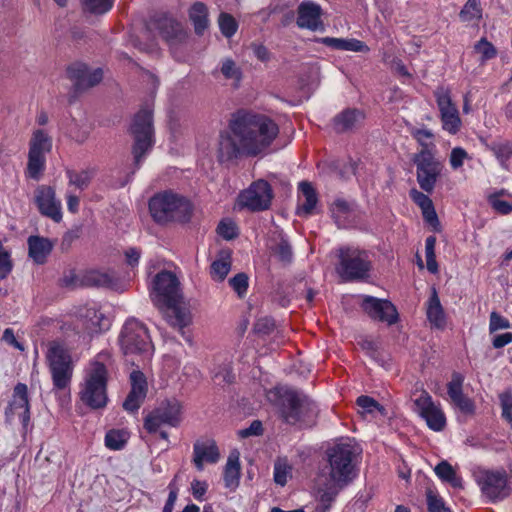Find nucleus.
Wrapping results in <instances>:
<instances>
[{
	"label": "nucleus",
	"mask_w": 512,
	"mask_h": 512,
	"mask_svg": "<svg viewBox=\"0 0 512 512\" xmlns=\"http://www.w3.org/2000/svg\"><path fill=\"white\" fill-rule=\"evenodd\" d=\"M241 467L239 462V452L232 451L227 459L224 468V484L225 487L234 490L238 487L240 481Z\"/></svg>",
	"instance_id": "31"
},
{
	"label": "nucleus",
	"mask_w": 512,
	"mask_h": 512,
	"mask_svg": "<svg viewBox=\"0 0 512 512\" xmlns=\"http://www.w3.org/2000/svg\"><path fill=\"white\" fill-rule=\"evenodd\" d=\"M167 307L166 318L168 323L177 328L183 335L185 327L190 323V314L185 309L177 306V303L173 305H165Z\"/></svg>",
	"instance_id": "38"
},
{
	"label": "nucleus",
	"mask_w": 512,
	"mask_h": 512,
	"mask_svg": "<svg viewBox=\"0 0 512 512\" xmlns=\"http://www.w3.org/2000/svg\"><path fill=\"white\" fill-rule=\"evenodd\" d=\"M129 433L123 429H112L106 433L105 445L111 450H120L127 443Z\"/></svg>",
	"instance_id": "45"
},
{
	"label": "nucleus",
	"mask_w": 512,
	"mask_h": 512,
	"mask_svg": "<svg viewBox=\"0 0 512 512\" xmlns=\"http://www.w3.org/2000/svg\"><path fill=\"white\" fill-rule=\"evenodd\" d=\"M114 369V360L107 351L98 353L89 361L84 370L83 383L108 385L110 374Z\"/></svg>",
	"instance_id": "15"
},
{
	"label": "nucleus",
	"mask_w": 512,
	"mask_h": 512,
	"mask_svg": "<svg viewBox=\"0 0 512 512\" xmlns=\"http://www.w3.org/2000/svg\"><path fill=\"white\" fill-rule=\"evenodd\" d=\"M471 159L468 152L462 147H454L449 155V164L453 170L462 168L465 160Z\"/></svg>",
	"instance_id": "53"
},
{
	"label": "nucleus",
	"mask_w": 512,
	"mask_h": 512,
	"mask_svg": "<svg viewBox=\"0 0 512 512\" xmlns=\"http://www.w3.org/2000/svg\"><path fill=\"white\" fill-rule=\"evenodd\" d=\"M476 481L483 495L493 502L505 499L512 491L508 474L503 469L480 470L476 474Z\"/></svg>",
	"instance_id": "11"
},
{
	"label": "nucleus",
	"mask_w": 512,
	"mask_h": 512,
	"mask_svg": "<svg viewBox=\"0 0 512 512\" xmlns=\"http://www.w3.org/2000/svg\"><path fill=\"white\" fill-rule=\"evenodd\" d=\"M361 307L373 320L385 322L388 325H393L398 320L396 307L388 300L365 296Z\"/></svg>",
	"instance_id": "19"
},
{
	"label": "nucleus",
	"mask_w": 512,
	"mask_h": 512,
	"mask_svg": "<svg viewBox=\"0 0 512 512\" xmlns=\"http://www.w3.org/2000/svg\"><path fill=\"white\" fill-rule=\"evenodd\" d=\"M487 201L491 208L500 215H508L512 212V195L506 189H500L490 193Z\"/></svg>",
	"instance_id": "34"
},
{
	"label": "nucleus",
	"mask_w": 512,
	"mask_h": 512,
	"mask_svg": "<svg viewBox=\"0 0 512 512\" xmlns=\"http://www.w3.org/2000/svg\"><path fill=\"white\" fill-rule=\"evenodd\" d=\"M218 22L221 33L225 37L230 38L236 33L238 24L230 14L221 13Z\"/></svg>",
	"instance_id": "50"
},
{
	"label": "nucleus",
	"mask_w": 512,
	"mask_h": 512,
	"mask_svg": "<svg viewBox=\"0 0 512 512\" xmlns=\"http://www.w3.org/2000/svg\"><path fill=\"white\" fill-rule=\"evenodd\" d=\"M153 411L169 426L176 427L181 422L182 405L175 399L162 402Z\"/></svg>",
	"instance_id": "28"
},
{
	"label": "nucleus",
	"mask_w": 512,
	"mask_h": 512,
	"mask_svg": "<svg viewBox=\"0 0 512 512\" xmlns=\"http://www.w3.org/2000/svg\"><path fill=\"white\" fill-rule=\"evenodd\" d=\"M61 286L75 289L78 287H85L83 282V273L77 274L75 271L70 270L63 275L60 280Z\"/></svg>",
	"instance_id": "56"
},
{
	"label": "nucleus",
	"mask_w": 512,
	"mask_h": 512,
	"mask_svg": "<svg viewBox=\"0 0 512 512\" xmlns=\"http://www.w3.org/2000/svg\"><path fill=\"white\" fill-rule=\"evenodd\" d=\"M153 291L156 294V301L163 305H173L179 302V281L172 272L158 273L153 280Z\"/></svg>",
	"instance_id": "16"
},
{
	"label": "nucleus",
	"mask_w": 512,
	"mask_h": 512,
	"mask_svg": "<svg viewBox=\"0 0 512 512\" xmlns=\"http://www.w3.org/2000/svg\"><path fill=\"white\" fill-rule=\"evenodd\" d=\"M356 404L361 408L363 414H371L376 410H383V407L375 399L366 395L359 396L356 400Z\"/></svg>",
	"instance_id": "57"
},
{
	"label": "nucleus",
	"mask_w": 512,
	"mask_h": 512,
	"mask_svg": "<svg viewBox=\"0 0 512 512\" xmlns=\"http://www.w3.org/2000/svg\"><path fill=\"white\" fill-rule=\"evenodd\" d=\"M297 12V25L300 28L316 31L322 26V9L318 4L312 1H303L299 4Z\"/></svg>",
	"instance_id": "25"
},
{
	"label": "nucleus",
	"mask_w": 512,
	"mask_h": 512,
	"mask_svg": "<svg viewBox=\"0 0 512 512\" xmlns=\"http://www.w3.org/2000/svg\"><path fill=\"white\" fill-rule=\"evenodd\" d=\"M83 282L85 287H112L115 284V279L109 272L89 270L83 272Z\"/></svg>",
	"instance_id": "39"
},
{
	"label": "nucleus",
	"mask_w": 512,
	"mask_h": 512,
	"mask_svg": "<svg viewBox=\"0 0 512 512\" xmlns=\"http://www.w3.org/2000/svg\"><path fill=\"white\" fill-rule=\"evenodd\" d=\"M130 383L131 390L123 403V408L126 411L135 412L146 398L148 385L145 375L140 370L131 372Z\"/></svg>",
	"instance_id": "21"
},
{
	"label": "nucleus",
	"mask_w": 512,
	"mask_h": 512,
	"mask_svg": "<svg viewBox=\"0 0 512 512\" xmlns=\"http://www.w3.org/2000/svg\"><path fill=\"white\" fill-rule=\"evenodd\" d=\"M232 260L229 254H222L210 266V275L214 281L222 282L231 270Z\"/></svg>",
	"instance_id": "40"
},
{
	"label": "nucleus",
	"mask_w": 512,
	"mask_h": 512,
	"mask_svg": "<svg viewBox=\"0 0 512 512\" xmlns=\"http://www.w3.org/2000/svg\"><path fill=\"white\" fill-rule=\"evenodd\" d=\"M46 358L54 388L57 390L68 388L73 375V364L68 351L61 343L53 341L49 343Z\"/></svg>",
	"instance_id": "8"
},
{
	"label": "nucleus",
	"mask_w": 512,
	"mask_h": 512,
	"mask_svg": "<svg viewBox=\"0 0 512 512\" xmlns=\"http://www.w3.org/2000/svg\"><path fill=\"white\" fill-rule=\"evenodd\" d=\"M155 24L159 34L169 43L180 42L186 37L182 25L170 16H160Z\"/></svg>",
	"instance_id": "26"
},
{
	"label": "nucleus",
	"mask_w": 512,
	"mask_h": 512,
	"mask_svg": "<svg viewBox=\"0 0 512 512\" xmlns=\"http://www.w3.org/2000/svg\"><path fill=\"white\" fill-rule=\"evenodd\" d=\"M279 134L278 124L266 114L240 109L231 115L228 130L219 135L217 158L229 162L264 153Z\"/></svg>",
	"instance_id": "1"
},
{
	"label": "nucleus",
	"mask_w": 512,
	"mask_h": 512,
	"mask_svg": "<svg viewBox=\"0 0 512 512\" xmlns=\"http://www.w3.org/2000/svg\"><path fill=\"white\" fill-rule=\"evenodd\" d=\"M330 211L337 226L340 228L347 227L354 217L353 205L343 199H336L332 203Z\"/></svg>",
	"instance_id": "33"
},
{
	"label": "nucleus",
	"mask_w": 512,
	"mask_h": 512,
	"mask_svg": "<svg viewBox=\"0 0 512 512\" xmlns=\"http://www.w3.org/2000/svg\"><path fill=\"white\" fill-rule=\"evenodd\" d=\"M80 400L91 409H102L108 403L107 385L81 383Z\"/></svg>",
	"instance_id": "24"
},
{
	"label": "nucleus",
	"mask_w": 512,
	"mask_h": 512,
	"mask_svg": "<svg viewBox=\"0 0 512 512\" xmlns=\"http://www.w3.org/2000/svg\"><path fill=\"white\" fill-rule=\"evenodd\" d=\"M416 411L433 431H442L446 426V416L439 404H436L429 393L422 390L414 400Z\"/></svg>",
	"instance_id": "14"
},
{
	"label": "nucleus",
	"mask_w": 512,
	"mask_h": 512,
	"mask_svg": "<svg viewBox=\"0 0 512 512\" xmlns=\"http://www.w3.org/2000/svg\"><path fill=\"white\" fill-rule=\"evenodd\" d=\"M124 355L131 357L130 362L135 365L134 356L148 357L153 349L147 328L138 320L126 321L120 336Z\"/></svg>",
	"instance_id": "6"
},
{
	"label": "nucleus",
	"mask_w": 512,
	"mask_h": 512,
	"mask_svg": "<svg viewBox=\"0 0 512 512\" xmlns=\"http://www.w3.org/2000/svg\"><path fill=\"white\" fill-rule=\"evenodd\" d=\"M499 400L502 409V417L512 428V393L510 391L501 393Z\"/></svg>",
	"instance_id": "55"
},
{
	"label": "nucleus",
	"mask_w": 512,
	"mask_h": 512,
	"mask_svg": "<svg viewBox=\"0 0 512 512\" xmlns=\"http://www.w3.org/2000/svg\"><path fill=\"white\" fill-rule=\"evenodd\" d=\"M130 132L133 137L132 153L136 166L154 145V129L152 111L149 108L141 109L133 118Z\"/></svg>",
	"instance_id": "7"
},
{
	"label": "nucleus",
	"mask_w": 512,
	"mask_h": 512,
	"mask_svg": "<svg viewBox=\"0 0 512 512\" xmlns=\"http://www.w3.org/2000/svg\"><path fill=\"white\" fill-rule=\"evenodd\" d=\"M491 150L493 151L497 159H499L501 163H504L512 156V143L504 142L494 144L491 147Z\"/></svg>",
	"instance_id": "61"
},
{
	"label": "nucleus",
	"mask_w": 512,
	"mask_h": 512,
	"mask_svg": "<svg viewBox=\"0 0 512 512\" xmlns=\"http://www.w3.org/2000/svg\"><path fill=\"white\" fill-rule=\"evenodd\" d=\"M463 383L464 376L454 372L447 384V393L454 408L463 415L471 417L475 415L476 405L472 398L463 393Z\"/></svg>",
	"instance_id": "18"
},
{
	"label": "nucleus",
	"mask_w": 512,
	"mask_h": 512,
	"mask_svg": "<svg viewBox=\"0 0 512 512\" xmlns=\"http://www.w3.org/2000/svg\"><path fill=\"white\" fill-rule=\"evenodd\" d=\"M410 197L414 203L420 207L425 221L431 225L438 223V218L433 202L426 194L418 191L417 189H412L410 191Z\"/></svg>",
	"instance_id": "35"
},
{
	"label": "nucleus",
	"mask_w": 512,
	"mask_h": 512,
	"mask_svg": "<svg viewBox=\"0 0 512 512\" xmlns=\"http://www.w3.org/2000/svg\"><path fill=\"white\" fill-rule=\"evenodd\" d=\"M439 118L442 129L451 135H456L462 128V120L459 110L451 97L449 88L439 86L434 91Z\"/></svg>",
	"instance_id": "12"
},
{
	"label": "nucleus",
	"mask_w": 512,
	"mask_h": 512,
	"mask_svg": "<svg viewBox=\"0 0 512 512\" xmlns=\"http://www.w3.org/2000/svg\"><path fill=\"white\" fill-rule=\"evenodd\" d=\"M35 202L42 215L55 222L61 221V201L56 198L55 190L51 186H38L35 190Z\"/></svg>",
	"instance_id": "20"
},
{
	"label": "nucleus",
	"mask_w": 512,
	"mask_h": 512,
	"mask_svg": "<svg viewBox=\"0 0 512 512\" xmlns=\"http://www.w3.org/2000/svg\"><path fill=\"white\" fill-rule=\"evenodd\" d=\"M412 136L416 139V141L421 145V150H432L431 146H434L428 140H431L434 135L430 130L427 129H416L412 132Z\"/></svg>",
	"instance_id": "59"
},
{
	"label": "nucleus",
	"mask_w": 512,
	"mask_h": 512,
	"mask_svg": "<svg viewBox=\"0 0 512 512\" xmlns=\"http://www.w3.org/2000/svg\"><path fill=\"white\" fill-rule=\"evenodd\" d=\"M52 149V138L42 129L33 131L29 141L27 174L30 178L38 180L46 163L45 155Z\"/></svg>",
	"instance_id": "9"
},
{
	"label": "nucleus",
	"mask_w": 512,
	"mask_h": 512,
	"mask_svg": "<svg viewBox=\"0 0 512 512\" xmlns=\"http://www.w3.org/2000/svg\"><path fill=\"white\" fill-rule=\"evenodd\" d=\"M67 176L69 179V184L74 185L80 190L87 188L92 178L91 173L89 171H68Z\"/></svg>",
	"instance_id": "51"
},
{
	"label": "nucleus",
	"mask_w": 512,
	"mask_h": 512,
	"mask_svg": "<svg viewBox=\"0 0 512 512\" xmlns=\"http://www.w3.org/2000/svg\"><path fill=\"white\" fill-rule=\"evenodd\" d=\"M292 476V466L286 458H278L274 463V481L284 486Z\"/></svg>",
	"instance_id": "46"
},
{
	"label": "nucleus",
	"mask_w": 512,
	"mask_h": 512,
	"mask_svg": "<svg viewBox=\"0 0 512 512\" xmlns=\"http://www.w3.org/2000/svg\"><path fill=\"white\" fill-rule=\"evenodd\" d=\"M482 14L480 0H467L459 12V18L462 22L480 21Z\"/></svg>",
	"instance_id": "42"
},
{
	"label": "nucleus",
	"mask_w": 512,
	"mask_h": 512,
	"mask_svg": "<svg viewBox=\"0 0 512 512\" xmlns=\"http://www.w3.org/2000/svg\"><path fill=\"white\" fill-rule=\"evenodd\" d=\"M149 211L153 220L160 225L186 223L193 212L191 202L171 190L155 194L149 201Z\"/></svg>",
	"instance_id": "4"
},
{
	"label": "nucleus",
	"mask_w": 512,
	"mask_h": 512,
	"mask_svg": "<svg viewBox=\"0 0 512 512\" xmlns=\"http://www.w3.org/2000/svg\"><path fill=\"white\" fill-rule=\"evenodd\" d=\"M272 197V189L269 183L259 180L239 194L237 204L239 207L250 211H263L269 208Z\"/></svg>",
	"instance_id": "13"
},
{
	"label": "nucleus",
	"mask_w": 512,
	"mask_h": 512,
	"mask_svg": "<svg viewBox=\"0 0 512 512\" xmlns=\"http://www.w3.org/2000/svg\"><path fill=\"white\" fill-rule=\"evenodd\" d=\"M163 424H165L164 421H161L154 411L144 419V429L149 433H156Z\"/></svg>",
	"instance_id": "63"
},
{
	"label": "nucleus",
	"mask_w": 512,
	"mask_h": 512,
	"mask_svg": "<svg viewBox=\"0 0 512 512\" xmlns=\"http://www.w3.org/2000/svg\"><path fill=\"white\" fill-rule=\"evenodd\" d=\"M426 497L429 512H451L444 500L431 489L427 490Z\"/></svg>",
	"instance_id": "52"
},
{
	"label": "nucleus",
	"mask_w": 512,
	"mask_h": 512,
	"mask_svg": "<svg viewBox=\"0 0 512 512\" xmlns=\"http://www.w3.org/2000/svg\"><path fill=\"white\" fill-rule=\"evenodd\" d=\"M84 12L102 15L110 11L114 0H79Z\"/></svg>",
	"instance_id": "44"
},
{
	"label": "nucleus",
	"mask_w": 512,
	"mask_h": 512,
	"mask_svg": "<svg viewBox=\"0 0 512 512\" xmlns=\"http://www.w3.org/2000/svg\"><path fill=\"white\" fill-rule=\"evenodd\" d=\"M413 163L416 165L417 182L420 188L431 193L441 175L443 165L435 158L432 150L419 151L413 156Z\"/></svg>",
	"instance_id": "10"
},
{
	"label": "nucleus",
	"mask_w": 512,
	"mask_h": 512,
	"mask_svg": "<svg viewBox=\"0 0 512 512\" xmlns=\"http://www.w3.org/2000/svg\"><path fill=\"white\" fill-rule=\"evenodd\" d=\"M436 237L429 236L425 240L426 266L429 272L436 274L438 272V263L435 254Z\"/></svg>",
	"instance_id": "47"
},
{
	"label": "nucleus",
	"mask_w": 512,
	"mask_h": 512,
	"mask_svg": "<svg viewBox=\"0 0 512 512\" xmlns=\"http://www.w3.org/2000/svg\"><path fill=\"white\" fill-rule=\"evenodd\" d=\"M217 232L226 240H231L238 234L237 226L231 220L221 221L217 227Z\"/></svg>",
	"instance_id": "60"
},
{
	"label": "nucleus",
	"mask_w": 512,
	"mask_h": 512,
	"mask_svg": "<svg viewBox=\"0 0 512 512\" xmlns=\"http://www.w3.org/2000/svg\"><path fill=\"white\" fill-rule=\"evenodd\" d=\"M322 44L335 50L353 51L367 53L370 48L357 39H343L334 37H323L319 40Z\"/></svg>",
	"instance_id": "32"
},
{
	"label": "nucleus",
	"mask_w": 512,
	"mask_h": 512,
	"mask_svg": "<svg viewBox=\"0 0 512 512\" xmlns=\"http://www.w3.org/2000/svg\"><path fill=\"white\" fill-rule=\"evenodd\" d=\"M189 18L193 23L195 33L202 35L209 26L207 6L202 2H195L189 10Z\"/></svg>",
	"instance_id": "36"
},
{
	"label": "nucleus",
	"mask_w": 512,
	"mask_h": 512,
	"mask_svg": "<svg viewBox=\"0 0 512 512\" xmlns=\"http://www.w3.org/2000/svg\"><path fill=\"white\" fill-rule=\"evenodd\" d=\"M219 459V448L214 440L207 439L194 443L193 463L199 471L204 469V464H215Z\"/></svg>",
	"instance_id": "23"
},
{
	"label": "nucleus",
	"mask_w": 512,
	"mask_h": 512,
	"mask_svg": "<svg viewBox=\"0 0 512 512\" xmlns=\"http://www.w3.org/2000/svg\"><path fill=\"white\" fill-rule=\"evenodd\" d=\"M299 190L302 193L303 202L299 204L298 214L305 216L311 215L318 202L316 191L308 182H301L299 184Z\"/></svg>",
	"instance_id": "37"
},
{
	"label": "nucleus",
	"mask_w": 512,
	"mask_h": 512,
	"mask_svg": "<svg viewBox=\"0 0 512 512\" xmlns=\"http://www.w3.org/2000/svg\"><path fill=\"white\" fill-rule=\"evenodd\" d=\"M362 449L351 441L336 443L326 451L327 480L339 487H347L357 477Z\"/></svg>",
	"instance_id": "3"
},
{
	"label": "nucleus",
	"mask_w": 512,
	"mask_h": 512,
	"mask_svg": "<svg viewBox=\"0 0 512 512\" xmlns=\"http://www.w3.org/2000/svg\"><path fill=\"white\" fill-rule=\"evenodd\" d=\"M336 272L344 282L359 281L369 277L372 268L370 253L352 246L337 250Z\"/></svg>",
	"instance_id": "5"
},
{
	"label": "nucleus",
	"mask_w": 512,
	"mask_h": 512,
	"mask_svg": "<svg viewBox=\"0 0 512 512\" xmlns=\"http://www.w3.org/2000/svg\"><path fill=\"white\" fill-rule=\"evenodd\" d=\"M474 51L480 55V61L482 63L495 58L497 55V49L486 38H481L475 43Z\"/></svg>",
	"instance_id": "48"
},
{
	"label": "nucleus",
	"mask_w": 512,
	"mask_h": 512,
	"mask_svg": "<svg viewBox=\"0 0 512 512\" xmlns=\"http://www.w3.org/2000/svg\"><path fill=\"white\" fill-rule=\"evenodd\" d=\"M228 282L240 299L245 297L249 287V277L246 273H238L230 278Z\"/></svg>",
	"instance_id": "49"
},
{
	"label": "nucleus",
	"mask_w": 512,
	"mask_h": 512,
	"mask_svg": "<svg viewBox=\"0 0 512 512\" xmlns=\"http://www.w3.org/2000/svg\"><path fill=\"white\" fill-rule=\"evenodd\" d=\"M221 73L226 79L239 81L241 79V71L231 59H225L221 65Z\"/></svg>",
	"instance_id": "58"
},
{
	"label": "nucleus",
	"mask_w": 512,
	"mask_h": 512,
	"mask_svg": "<svg viewBox=\"0 0 512 512\" xmlns=\"http://www.w3.org/2000/svg\"><path fill=\"white\" fill-rule=\"evenodd\" d=\"M274 254L283 262H289L292 258L291 247L285 241H281L275 246Z\"/></svg>",
	"instance_id": "64"
},
{
	"label": "nucleus",
	"mask_w": 512,
	"mask_h": 512,
	"mask_svg": "<svg viewBox=\"0 0 512 512\" xmlns=\"http://www.w3.org/2000/svg\"><path fill=\"white\" fill-rule=\"evenodd\" d=\"M326 488L320 491L319 501L322 512H327L339 492L345 487H339L335 482L327 480Z\"/></svg>",
	"instance_id": "43"
},
{
	"label": "nucleus",
	"mask_w": 512,
	"mask_h": 512,
	"mask_svg": "<svg viewBox=\"0 0 512 512\" xmlns=\"http://www.w3.org/2000/svg\"><path fill=\"white\" fill-rule=\"evenodd\" d=\"M27 243L29 256L33 261L39 265L44 264L52 251L53 243L49 239L40 236H30Z\"/></svg>",
	"instance_id": "29"
},
{
	"label": "nucleus",
	"mask_w": 512,
	"mask_h": 512,
	"mask_svg": "<svg viewBox=\"0 0 512 512\" xmlns=\"http://www.w3.org/2000/svg\"><path fill=\"white\" fill-rule=\"evenodd\" d=\"M13 269L11 253L3 246L0 241V279H5Z\"/></svg>",
	"instance_id": "54"
},
{
	"label": "nucleus",
	"mask_w": 512,
	"mask_h": 512,
	"mask_svg": "<svg viewBox=\"0 0 512 512\" xmlns=\"http://www.w3.org/2000/svg\"><path fill=\"white\" fill-rule=\"evenodd\" d=\"M267 398L278 408L282 419L288 424L311 426L317 418L316 404L298 391L276 387L268 391Z\"/></svg>",
	"instance_id": "2"
},
{
	"label": "nucleus",
	"mask_w": 512,
	"mask_h": 512,
	"mask_svg": "<svg viewBox=\"0 0 512 512\" xmlns=\"http://www.w3.org/2000/svg\"><path fill=\"white\" fill-rule=\"evenodd\" d=\"M435 474L444 482L449 483L454 488L462 487V479L456 474L454 468L447 461H441L434 468Z\"/></svg>",
	"instance_id": "41"
},
{
	"label": "nucleus",
	"mask_w": 512,
	"mask_h": 512,
	"mask_svg": "<svg viewBox=\"0 0 512 512\" xmlns=\"http://www.w3.org/2000/svg\"><path fill=\"white\" fill-rule=\"evenodd\" d=\"M66 72L76 93H81L97 85L103 78L100 68L90 70L86 64L80 62L69 65Z\"/></svg>",
	"instance_id": "17"
},
{
	"label": "nucleus",
	"mask_w": 512,
	"mask_h": 512,
	"mask_svg": "<svg viewBox=\"0 0 512 512\" xmlns=\"http://www.w3.org/2000/svg\"><path fill=\"white\" fill-rule=\"evenodd\" d=\"M364 117V113L359 109H345L334 117V130L338 133L350 131L361 124L364 120Z\"/></svg>",
	"instance_id": "27"
},
{
	"label": "nucleus",
	"mask_w": 512,
	"mask_h": 512,
	"mask_svg": "<svg viewBox=\"0 0 512 512\" xmlns=\"http://www.w3.org/2000/svg\"><path fill=\"white\" fill-rule=\"evenodd\" d=\"M510 328V322L505 317L501 316L497 312H492L490 314V322H489V332L494 333L500 329H508Z\"/></svg>",
	"instance_id": "62"
},
{
	"label": "nucleus",
	"mask_w": 512,
	"mask_h": 512,
	"mask_svg": "<svg viewBox=\"0 0 512 512\" xmlns=\"http://www.w3.org/2000/svg\"><path fill=\"white\" fill-rule=\"evenodd\" d=\"M426 315L432 327L440 330L445 328L446 315L435 289H433L432 294L427 301Z\"/></svg>",
	"instance_id": "30"
},
{
	"label": "nucleus",
	"mask_w": 512,
	"mask_h": 512,
	"mask_svg": "<svg viewBox=\"0 0 512 512\" xmlns=\"http://www.w3.org/2000/svg\"><path fill=\"white\" fill-rule=\"evenodd\" d=\"M10 412L20 419L24 432H27L30 424V405L26 384L18 383L15 386L13 399L10 403Z\"/></svg>",
	"instance_id": "22"
}]
</instances>
